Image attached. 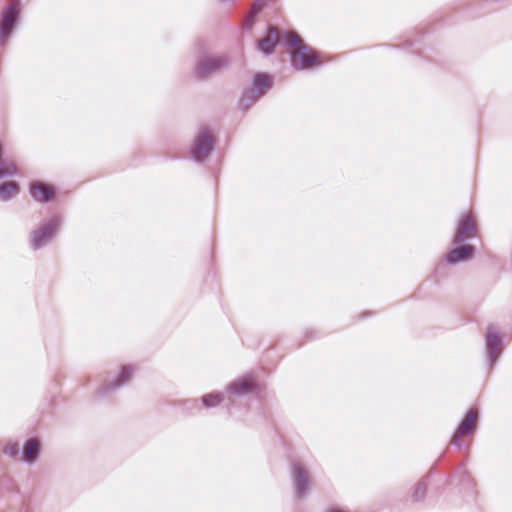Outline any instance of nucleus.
Here are the masks:
<instances>
[{"label": "nucleus", "mask_w": 512, "mask_h": 512, "mask_svg": "<svg viewBox=\"0 0 512 512\" xmlns=\"http://www.w3.org/2000/svg\"><path fill=\"white\" fill-rule=\"evenodd\" d=\"M193 75L198 81H207L210 78L227 70L231 65V57L227 53H211L209 45L204 40L194 44Z\"/></svg>", "instance_id": "f257e3e1"}, {"label": "nucleus", "mask_w": 512, "mask_h": 512, "mask_svg": "<svg viewBox=\"0 0 512 512\" xmlns=\"http://www.w3.org/2000/svg\"><path fill=\"white\" fill-rule=\"evenodd\" d=\"M282 40L285 46L291 49L289 58L290 65L296 71H309L320 64V57L310 45L294 31H287L283 34Z\"/></svg>", "instance_id": "f03ea898"}, {"label": "nucleus", "mask_w": 512, "mask_h": 512, "mask_svg": "<svg viewBox=\"0 0 512 512\" xmlns=\"http://www.w3.org/2000/svg\"><path fill=\"white\" fill-rule=\"evenodd\" d=\"M63 225L60 215L43 220L28 235V245L32 251H39L50 245L57 237Z\"/></svg>", "instance_id": "7ed1b4c3"}, {"label": "nucleus", "mask_w": 512, "mask_h": 512, "mask_svg": "<svg viewBox=\"0 0 512 512\" xmlns=\"http://www.w3.org/2000/svg\"><path fill=\"white\" fill-rule=\"evenodd\" d=\"M215 149L216 139L213 130L206 125L200 126L190 145V158L197 164H203L210 159Z\"/></svg>", "instance_id": "20e7f679"}, {"label": "nucleus", "mask_w": 512, "mask_h": 512, "mask_svg": "<svg viewBox=\"0 0 512 512\" xmlns=\"http://www.w3.org/2000/svg\"><path fill=\"white\" fill-rule=\"evenodd\" d=\"M21 18V3L12 0L0 11V48H4L13 36Z\"/></svg>", "instance_id": "39448f33"}, {"label": "nucleus", "mask_w": 512, "mask_h": 512, "mask_svg": "<svg viewBox=\"0 0 512 512\" xmlns=\"http://www.w3.org/2000/svg\"><path fill=\"white\" fill-rule=\"evenodd\" d=\"M290 477L295 497L305 498L313 486L308 464L301 460L293 461L290 466Z\"/></svg>", "instance_id": "423d86ee"}, {"label": "nucleus", "mask_w": 512, "mask_h": 512, "mask_svg": "<svg viewBox=\"0 0 512 512\" xmlns=\"http://www.w3.org/2000/svg\"><path fill=\"white\" fill-rule=\"evenodd\" d=\"M134 374L132 365H122L117 370L109 373L104 383L97 389L96 394L100 397H108L121 387L127 385Z\"/></svg>", "instance_id": "0eeeda50"}, {"label": "nucleus", "mask_w": 512, "mask_h": 512, "mask_svg": "<svg viewBox=\"0 0 512 512\" xmlns=\"http://www.w3.org/2000/svg\"><path fill=\"white\" fill-rule=\"evenodd\" d=\"M484 348L486 366L492 369L504 349V342L500 331L493 324L488 325L486 328Z\"/></svg>", "instance_id": "6e6552de"}, {"label": "nucleus", "mask_w": 512, "mask_h": 512, "mask_svg": "<svg viewBox=\"0 0 512 512\" xmlns=\"http://www.w3.org/2000/svg\"><path fill=\"white\" fill-rule=\"evenodd\" d=\"M477 231L475 218L469 212L461 213L452 239L453 246H460L471 239Z\"/></svg>", "instance_id": "1a4fd4ad"}, {"label": "nucleus", "mask_w": 512, "mask_h": 512, "mask_svg": "<svg viewBox=\"0 0 512 512\" xmlns=\"http://www.w3.org/2000/svg\"><path fill=\"white\" fill-rule=\"evenodd\" d=\"M478 410L470 409L459 423L457 429L451 437L450 443L457 449L463 447L462 437L473 435L477 428Z\"/></svg>", "instance_id": "9d476101"}, {"label": "nucleus", "mask_w": 512, "mask_h": 512, "mask_svg": "<svg viewBox=\"0 0 512 512\" xmlns=\"http://www.w3.org/2000/svg\"><path fill=\"white\" fill-rule=\"evenodd\" d=\"M257 390V379L251 373L244 374L234 379L226 387V391L234 397H245L253 394Z\"/></svg>", "instance_id": "9b49d317"}, {"label": "nucleus", "mask_w": 512, "mask_h": 512, "mask_svg": "<svg viewBox=\"0 0 512 512\" xmlns=\"http://www.w3.org/2000/svg\"><path fill=\"white\" fill-rule=\"evenodd\" d=\"M29 194L35 202L47 204L55 198L56 189L46 182L32 181L29 184Z\"/></svg>", "instance_id": "f8f14e48"}, {"label": "nucleus", "mask_w": 512, "mask_h": 512, "mask_svg": "<svg viewBox=\"0 0 512 512\" xmlns=\"http://www.w3.org/2000/svg\"><path fill=\"white\" fill-rule=\"evenodd\" d=\"M454 247V249L445 254V261L449 265H457L459 263L467 262L476 252L475 247L472 245L462 244Z\"/></svg>", "instance_id": "ddd939ff"}, {"label": "nucleus", "mask_w": 512, "mask_h": 512, "mask_svg": "<svg viewBox=\"0 0 512 512\" xmlns=\"http://www.w3.org/2000/svg\"><path fill=\"white\" fill-rule=\"evenodd\" d=\"M279 31L274 26L267 27V36L256 42L257 49L264 55H272L279 42Z\"/></svg>", "instance_id": "4468645a"}, {"label": "nucleus", "mask_w": 512, "mask_h": 512, "mask_svg": "<svg viewBox=\"0 0 512 512\" xmlns=\"http://www.w3.org/2000/svg\"><path fill=\"white\" fill-rule=\"evenodd\" d=\"M40 453L41 442L36 438L27 439L23 445L20 460L27 465H33L37 462Z\"/></svg>", "instance_id": "2eb2a0df"}, {"label": "nucleus", "mask_w": 512, "mask_h": 512, "mask_svg": "<svg viewBox=\"0 0 512 512\" xmlns=\"http://www.w3.org/2000/svg\"><path fill=\"white\" fill-rule=\"evenodd\" d=\"M272 79L267 73H256L252 81L251 90L261 98L271 89Z\"/></svg>", "instance_id": "dca6fc26"}, {"label": "nucleus", "mask_w": 512, "mask_h": 512, "mask_svg": "<svg viewBox=\"0 0 512 512\" xmlns=\"http://www.w3.org/2000/svg\"><path fill=\"white\" fill-rule=\"evenodd\" d=\"M20 193V185L16 181H6L0 184V201L7 202Z\"/></svg>", "instance_id": "f3484780"}, {"label": "nucleus", "mask_w": 512, "mask_h": 512, "mask_svg": "<svg viewBox=\"0 0 512 512\" xmlns=\"http://www.w3.org/2000/svg\"><path fill=\"white\" fill-rule=\"evenodd\" d=\"M224 399H225L224 392L212 391V392L202 395L199 400L205 409H212V408H216L219 405H221V403L224 401Z\"/></svg>", "instance_id": "a211bd4d"}, {"label": "nucleus", "mask_w": 512, "mask_h": 512, "mask_svg": "<svg viewBox=\"0 0 512 512\" xmlns=\"http://www.w3.org/2000/svg\"><path fill=\"white\" fill-rule=\"evenodd\" d=\"M261 97L251 90L250 88L245 89L239 99L238 107L242 112L248 111L254 104H256Z\"/></svg>", "instance_id": "6ab92c4d"}, {"label": "nucleus", "mask_w": 512, "mask_h": 512, "mask_svg": "<svg viewBox=\"0 0 512 512\" xmlns=\"http://www.w3.org/2000/svg\"><path fill=\"white\" fill-rule=\"evenodd\" d=\"M19 174L18 167L11 161L3 158V147L0 143V180Z\"/></svg>", "instance_id": "aec40b11"}, {"label": "nucleus", "mask_w": 512, "mask_h": 512, "mask_svg": "<svg viewBox=\"0 0 512 512\" xmlns=\"http://www.w3.org/2000/svg\"><path fill=\"white\" fill-rule=\"evenodd\" d=\"M262 9H263V7L261 4H259L258 1H257V3H255L251 6L250 10L248 11V14L246 15V17L243 21V27L246 30H251L253 28L257 17L262 12Z\"/></svg>", "instance_id": "412c9836"}, {"label": "nucleus", "mask_w": 512, "mask_h": 512, "mask_svg": "<svg viewBox=\"0 0 512 512\" xmlns=\"http://www.w3.org/2000/svg\"><path fill=\"white\" fill-rule=\"evenodd\" d=\"M428 486V478H423L413 488V492L411 498L414 502H420L424 500L426 495V490Z\"/></svg>", "instance_id": "4be33fe9"}, {"label": "nucleus", "mask_w": 512, "mask_h": 512, "mask_svg": "<svg viewBox=\"0 0 512 512\" xmlns=\"http://www.w3.org/2000/svg\"><path fill=\"white\" fill-rule=\"evenodd\" d=\"M2 452L9 458L15 459L19 456V445L16 442H7L2 449Z\"/></svg>", "instance_id": "5701e85b"}, {"label": "nucleus", "mask_w": 512, "mask_h": 512, "mask_svg": "<svg viewBox=\"0 0 512 512\" xmlns=\"http://www.w3.org/2000/svg\"><path fill=\"white\" fill-rule=\"evenodd\" d=\"M198 399H186L182 402V406L187 411H192L194 409H197L199 407Z\"/></svg>", "instance_id": "b1692460"}, {"label": "nucleus", "mask_w": 512, "mask_h": 512, "mask_svg": "<svg viewBox=\"0 0 512 512\" xmlns=\"http://www.w3.org/2000/svg\"><path fill=\"white\" fill-rule=\"evenodd\" d=\"M420 43L419 40H411V39H408L406 40L403 44H402V48L403 49H406V50H409V49H412L414 47H417L418 44Z\"/></svg>", "instance_id": "393cba45"}, {"label": "nucleus", "mask_w": 512, "mask_h": 512, "mask_svg": "<svg viewBox=\"0 0 512 512\" xmlns=\"http://www.w3.org/2000/svg\"><path fill=\"white\" fill-rule=\"evenodd\" d=\"M325 512H345V511L338 509V508H330V509L326 510Z\"/></svg>", "instance_id": "a878e982"}, {"label": "nucleus", "mask_w": 512, "mask_h": 512, "mask_svg": "<svg viewBox=\"0 0 512 512\" xmlns=\"http://www.w3.org/2000/svg\"><path fill=\"white\" fill-rule=\"evenodd\" d=\"M412 52H413V53H416V54L420 53V51H419V48H418V47H417L415 50H413Z\"/></svg>", "instance_id": "bb28decb"}]
</instances>
